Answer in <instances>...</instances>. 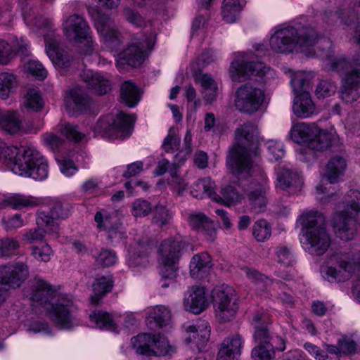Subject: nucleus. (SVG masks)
Instances as JSON below:
<instances>
[{"instance_id": "1", "label": "nucleus", "mask_w": 360, "mask_h": 360, "mask_svg": "<svg viewBox=\"0 0 360 360\" xmlns=\"http://www.w3.org/2000/svg\"><path fill=\"white\" fill-rule=\"evenodd\" d=\"M56 294L55 289L46 281L35 278L32 286L31 299L40 305L46 306L49 318L62 329H70L73 326L74 313L76 307L71 299L60 297L52 302Z\"/></svg>"}, {"instance_id": "2", "label": "nucleus", "mask_w": 360, "mask_h": 360, "mask_svg": "<svg viewBox=\"0 0 360 360\" xmlns=\"http://www.w3.org/2000/svg\"><path fill=\"white\" fill-rule=\"evenodd\" d=\"M324 64L328 70L343 74L339 91L340 98L346 103L357 101L360 97V53L354 55L351 60L345 56L329 53Z\"/></svg>"}, {"instance_id": "3", "label": "nucleus", "mask_w": 360, "mask_h": 360, "mask_svg": "<svg viewBox=\"0 0 360 360\" xmlns=\"http://www.w3.org/2000/svg\"><path fill=\"white\" fill-rule=\"evenodd\" d=\"M235 138L237 145L227 163L234 175L246 177L250 174L252 169L250 153L258 146L257 127L251 122H245L236 129Z\"/></svg>"}, {"instance_id": "4", "label": "nucleus", "mask_w": 360, "mask_h": 360, "mask_svg": "<svg viewBox=\"0 0 360 360\" xmlns=\"http://www.w3.org/2000/svg\"><path fill=\"white\" fill-rule=\"evenodd\" d=\"M5 153V165L13 173L40 181L48 176V163L36 150L8 146Z\"/></svg>"}, {"instance_id": "5", "label": "nucleus", "mask_w": 360, "mask_h": 360, "mask_svg": "<svg viewBox=\"0 0 360 360\" xmlns=\"http://www.w3.org/2000/svg\"><path fill=\"white\" fill-rule=\"evenodd\" d=\"M318 39L316 31L301 23L278 28L271 35L270 46L276 53H289L297 47L308 48Z\"/></svg>"}, {"instance_id": "6", "label": "nucleus", "mask_w": 360, "mask_h": 360, "mask_svg": "<svg viewBox=\"0 0 360 360\" xmlns=\"http://www.w3.org/2000/svg\"><path fill=\"white\" fill-rule=\"evenodd\" d=\"M307 240V248L311 254L323 255L330 245V237L326 229L324 216L316 211L304 213L301 217Z\"/></svg>"}, {"instance_id": "7", "label": "nucleus", "mask_w": 360, "mask_h": 360, "mask_svg": "<svg viewBox=\"0 0 360 360\" xmlns=\"http://www.w3.org/2000/svg\"><path fill=\"white\" fill-rule=\"evenodd\" d=\"M183 242L169 238L162 241L158 249L162 288H167L177 276L179 262L182 255Z\"/></svg>"}, {"instance_id": "8", "label": "nucleus", "mask_w": 360, "mask_h": 360, "mask_svg": "<svg viewBox=\"0 0 360 360\" xmlns=\"http://www.w3.org/2000/svg\"><path fill=\"white\" fill-rule=\"evenodd\" d=\"M350 200L343 212H336L333 217V226L336 236L341 240H352L356 233L355 224L360 225V191L351 190Z\"/></svg>"}, {"instance_id": "9", "label": "nucleus", "mask_w": 360, "mask_h": 360, "mask_svg": "<svg viewBox=\"0 0 360 360\" xmlns=\"http://www.w3.org/2000/svg\"><path fill=\"white\" fill-rule=\"evenodd\" d=\"M131 341L133 348L139 354L170 357L176 352V348L169 344L168 340L159 334H139Z\"/></svg>"}, {"instance_id": "10", "label": "nucleus", "mask_w": 360, "mask_h": 360, "mask_svg": "<svg viewBox=\"0 0 360 360\" xmlns=\"http://www.w3.org/2000/svg\"><path fill=\"white\" fill-rule=\"evenodd\" d=\"M234 297L235 290L228 285H217L212 290V303L219 322H229L235 317L238 307Z\"/></svg>"}, {"instance_id": "11", "label": "nucleus", "mask_w": 360, "mask_h": 360, "mask_svg": "<svg viewBox=\"0 0 360 360\" xmlns=\"http://www.w3.org/2000/svg\"><path fill=\"white\" fill-rule=\"evenodd\" d=\"M264 101V91L250 83L240 85L235 93L236 108L248 115L257 112L261 108Z\"/></svg>"}, {"instance_id": "12", "label": "nucleus", "mask_w": 360, "mask_h": 360, "mask_svg": "<svg viewBox=\"0 0 360 360\" xmlns=\"http://www.w3.org/2000/svg\"><path fill=\"white\" fill-rule=\"evenodd\" d=\"M30 276L27 262L13 261L0 266V290L7 292L11 288H20Z\"/></svg>"}, {"instance_id": "13", "label": "nucleus", "mask_w": 360, "mask_h": 360, "mask_svg": "<svg viewBox=\"0 0 360 360\" xmlns=\"http://www.w3.org/2000/svg\"><path fill=\"white\" fill-rule=\"evenodd\" d=\"M30 276L27 262L13 261L0 266V290L7 292L11 288H20Z\"/></svg>"}, {"instance_id": "14", "label": "nucleus", "mask_w": 360, "mask_h": 360, "mask_svg": "<svg viewBox=\"0 0 360 360\" xmlns=\"http://www.w3.org/2000/svg\"><path fill=\"white\" fill-rule=\"evenodd\" d=\"M269 71L263 63L249 61L240 55L231 62L229 72L232 81L240 82L252 77L262 78Z\"/></svg>"}, {"instance_id": "15", "label": "nucleus", "mask_w": 360, "mask_h": 360, "mask_svg": "<svg viewBox=\"0 0 360 360\" xmlns=\"http://www.w3.org/2000/svg\"><path fill=\"white\" fill-rule=\"evenodd\" d=\"M63 32L72 43L79 44L86 42L88 48L94 45L90 27L81 15H70L63 23Z\"/></svg>"}, {"instance_id": "16", "label": "nucleus", "mask_w": 360, "mask_h": 360, "mask_svg": "<svg viewBox=\"0 0 360 360\" xmlns=\"http://www.w3.org/2000/svg\"><path fill=\"white\" fill-rule=\"evenodd\" d=\"M347 168L346 160L341 155H335L330 159L326 165L322 176L321 184L316 186V193L319 195H324L321 198L322 200L326 201L331 198L333 193H330L326 187L328 183L334 184L340 179Z\"/></svg>"}, {"instance_id": "17", "label": "nucleus", "mask_w": 360, "mask_h": 360, "mask_svg": "<svg viewBox=\"0 0 360 360\" xmlns=\"http://www.w3.org/2000/svg\"><path fill=\"white\" fill-rule=\"evenodd\" d=\"M36 223L39 226L46 227L47 234L57 238L59 226L56 219H64L69 215V210L60 201H53L50 205V210L46 212L39 210L37 213Z\"/></svg>"}, {"instance_id": "18", "label": "nucleus", "mask_w": 360, "mask_h": 360, "mask_svg": "<svg viewBox=\"0 0 360 360\" xmlns=\"http://www.w3.org/2000/svg\"><path fill=\"white\" fill-rule=\"evenodd\" d=\"M154 38V35H150L143 41L134 39L126 49L119 53L118 63L132 67L139 66L143 61L144 50L153 49Z\"/></svg>"}, {"instance_id": "19", "label": "nucleus", "mask_w": 360, "mask_h": 360, "mask_svg": "<svg viewBox=\"0 0 360 360\" xmlns=\"http://www.w3.org/2000/svg\"><path fill=\"white\" fill-rule=\"evenodd\" d=\"M136 117L120 112L115 118L108 117L99 122V127L110 136H124L129 135L133 129Z\"/></svg>"}, {"instance_id": "20", "label": "nucleus", "mask_w": 360, "mask_h": 360, "mask_svg": "<svg viewBox=\"0 0 360 360\" xmlns=\"http://www.w3.org/2000/svg\"><path fill=\"white\" fill-rule=\"evenodd\" d=\"M309 148L318 151L330 149L333 151L341 152L342 144L334 128L326 131L318 127V131L314 132L313 137L309 141Z\"/></svg>"}, {"instance_id": "21", "label": "nucleus", "mask_w": 360, "mask_h": 360, "mask_svg": "<svg viewBox=\"0 0 360 360\" xmlns=\"http://www.w3.org/2000/svg\"><path fill=\"white\" fill-rule=\"evenodd\" d=\"M96 27L107 46L117 50L122 40L120 33L115 28L112 20L108 15L98 13Z\"/></svg>"}, {"instance_id": "22", "label": "nucleus", "mask_w": 360, "mask_h": 360, "mask_svg": "<svg viewBox=\"0 0 360 360\" xmlns=\"http://www.w3.org/2000/svg\"><path fill=\"white\" fill-rule=\"evenodd\" d=\"M187 221L189 226L201 233L210 242L217 237V229L213 221L203 212L193 211L188 214Z\"/></svg>"}, {"instance_id": "23", "label": "nucleus", "mask_w": 360, "mask_h": 360, "mask_svg": "<svg viewBox=\"0 0 360 360\" xmlns=\"http://www.w3.org/2000/svg\"><path fill=\"white\" fill-rule=\"evenodd\" d=\"M183 305L186 311L199 314L209 306L205 288L192 286L185 294Z\"/></svg>"}, {"instance_id": "24", "label": "nucleus", "mask_w": 360, "mask_h": 360, "mask_svg": "<svg viewBox=\"0 0 360 360\" xmlns=\"http://www.w3.org/2000/svg\"><path fill=\"white\" fill-rule=\"evenodd\" d=\"M46 52L53 64L59 68H67L70 63V56L63 49L59 44L58 37L54 34H49L44 37Z\"/></svg>"}, {"instance_id": "25", "label": "nucleus", "mask_w": 360, "mask_h": 360, "mask_svg": "<svg viewBox=\"0 0 360 360\" xmlns=\"http://www.w3.org/2000/svg\"><path fill=\"white\" fill-rule=\"evenodd\" d=\"M188 336L186 341L193 343L199 351H201L209 340L210 327L206 320L199 319L195 323L189 325L186 328Z\"/></svg>"}, {"instance_id": "26", "label": "nucleus", "mask_w": 360, "mask_h": 360, "mask_svg": "<svg viewBox=\"0 0 360 360\" xmlns=\"http://www.w3.org/2000/svg\"><path fill=\"white\" fill-rule=\"evenodd\" d=\"M81 77L89 91L94 94L102 96L111 90L110 81L100 73L86 71Z\"/></svg>"}, {"instance_id": "27", "label": "nucleus", "mask_w": 360, "mask_h": 360, "mask_svg": "<svg viewBox=\"0 0 360 360\" xmlns=\"http://www.w3.org/2000/svg\"><path fill=\"white\" fill-rule=\"evenodd\" d=\"M0 129L12 135L21 133L24 129L22 117L18 111L2 110L0 115Z\"/></svg>"}, {"instance_id": "28", "label": "nucleus", "mask_w": 360, "mask_h": 360, "mask_svg": "<svg viewBox=\"0 0 360 360\" xmlns=\"http://www.w3.org/2000/svg\"><path fill=\"white\" fill-rule=\"evenodd\" d=\"M39 204V200L20 194H14L4 196L0 194V209L6 207H11L14 210H21L25 207H36Z\"/></svg>"}, {"instance_id": "29", "label": "nucleus", "mask_w": 360, "mask_h": 360, "mask_svg": "<svg viewBox=\"0 0 360 360\" xmlns=\"http://www.w3.org/2000/svg\"><path fill=\"white\" fill-rule=\"evenodd\" d=\"M172 319L170 310L162 305L151 309L146 318V323L150 330H155L169 324Z\"/></svg>"}, {"instance_id": "30", "label": "nucleus", "mask_w": 360, "mask_h": 360, "mask_svg": "<svg viewBox=\"0 0 360 360\" xmlns=\"http://www.w3.org/2000/svg\"><path fill=\"white\" fill-rule=\"evenodd\" d=\"M212 266L210 256L207 252L194 255L190 262V274L196 279L203 278Z\"/></svg>"}, {"instance_id": "31", "label": "nucleus", "mask_w": 360, "mask_h": 360, "mask_svg": "<svg viewBox=\"0 0 360 360\" xmlns=\"http://www.w3.org/2000/svg\"><path fill=\"white\" fill-rule=\"evenodd\" d=\"M268 323L269 317L266 314L257 312L252 317V325L255 328L254 340L258 345L271 344Z\"/></svg>"}, {"instance_id": "32", "label": "nucleus", "mask_w": 360, "mask_h": 360, "mask_svg": "<svg viewBox=\"0 0 360 360\" xmlns=\"http://www.w3.org/2000/svg\"><path fill=\"white\" fill-rule=\"evenodd\" d=\"M294 114L300 118L309 117L316 113V106L309 92L296 95L292 105Z\"/></svg>"}, {"instance_id": "33", "label": "nucleus", "mask_w": 360, "mask_h": 360, "mask_svg": "<svg viewBox=\"0 0 360 360\" xmlns=\"http://www.w3.org/2000/svg\"><path fill=\"white\" fill-rule=\"evenodd\" d=\"M113 285L114 280L112 276L96 278L92 284L93 294L90 296L91 303L98 304L106 294L111 292Z\"/></svg>"}, {"instance_id": "34", "label": "nucleus", "mask_w": 360, "mask_h": 360, "mask_svg": "<svg viewBox=\"0 0 360 360\" xmlns=\"http://www.w3.org/2000/svg\"><path fill=\"white\" fill-rule=\"evenodd\" d=\"M277 186L282 190L290 189L295 192L300 189L302 180L297 173L285 168L280 169L277 172Z\"/></svg>"}, {"instance_id": "35", "label": "nucleus", "mask_w": 360, "mask_h": 360, "mask_svg": "<svg viewBox=\"0 0 360 360\" xmlns=\"http://www.w3.org/2000/svg\"><path fill=\"white\" fill-rule=\"evenodd\" d=\"M318 131V126L315 124H307L303 122L295 124L292 126L290 131V139L298 144L307 143L310 141L314 132Z\"/></svg>"}, {"instance_id": "36", "label": "nucleus", "mask_w": 360, "mask_h": 360, "mask_svg": "<svg viewBox=\"0 0 360 360\" xmlns=\"http://www.w3.org/2000/svg\"><path fill=\"white\" fill-rule=\"evenodd\" d=\"M247 196L250 205L255 212H260L265 207L266 205V198L264 184H252L247 192Z\"/></svg>"}, {"instance_id": "37", "label": "nucleus", "mask_w": 360, "mask_h": 360, "mask_svg": "<svg viewBox=\"0 0 360 360\" xmlns=\"http://www.w3.org/2000/svg\"><path fill=\"white\" fill-rule=\"evenodd\" d=\"M215 186V184L211 178H203L193 184L191 190V194L196 198H202L207 195L214 200Z\"/></svg>"}, {"instance_id": "38", "label": "nucleus", "mask_w": 360, "mask_h": 360, "mask_svg": "<svg viewBox=\"0 0 360 360\" xmlns=\"http://www.w3.org/2000/svg\"><path fill=\"white\" fill-rule=\"evenodd\" d=\"M120 98L127 106L133 108L139 102L141 93L139 89L134 83L126 81L120 87Z\"/></svg>"}, {"instance_id": "39", "label": "nucleus", "mask_w": 360, "mask_h": 360, "mask_svg": "<svg viewBox=\"0 0 360 360\" xmlns=\"http://www.w3.org/2000/svg\"><path fill=\"white\" fill-rule=\"evenodd\" d=\"M214 196V201L230 207L238 202L241 200V196L236 191V189L231 186L227 185L221 188V195L215 193Z\"/></svg>"}, {"instance_id": "40", "label": "nucleus", "mask_w": 360, "mask_h": 360, "mask_svg": "<svg viewBox=\"0 0 360 360\" xmlns=\"http://www.w3.org/2000/svg\"><path fill=\"white\" fill-rule=\"evenodd\" d=\"M89 319L96 328L110 330H114L116 328L112 317L108 312L94 311L89 315Z\"/></svg>"}, {"instance_id": "41", "label": "nucleus", "mask_w": 360, "mask_h": 360, "mask_svg": "<svg viewBox=\"0 0 360 360\" xmlns=\"http://www.w3.org/2000/svg\"><path fill=\"white\" fill-rule=\"evenodd\" d=\"M18 82L15 75L8 72L0 73V98L6 99L17 87Z\"/></svg>"}, {"instance_id": "42", "label": "nucleus", "mask_w": 360, "mask_h": 360, "mask_svg": "<svg viewBox=\"0 0 360 360\" xmlns=\"http://www.w3.org/2000/svg\"><path fill=\"white\" fill-rule=\"evenodd\" d=\"M241 11L239 0H224L221 14L223 19L229 23L236 20Z\"/></svg>"}, {"instance_id": "43", "label": "nucleus", "mask_w": 360, "mask_h": 360, "mask_svg": "<svg viewBox=\"0 0 360 360\" xmlns=\"http://www.w3.org/2000/svg\"><path fill=\"white\" fill-rule=\"evenodd\" d=\"M252 235L258 242H264L271 235V227L264 219L255 221L252 228Z\"/></svg>"}, {"instance_id": "44", "label": "nucleus", "mask_w": 360, "mask_h": 360, "mask_svg": "<svg viewBox=\"0 0 360 360\" xmlns=\"http://www.w3.org/2000/svg\"><path fill=\"white\" fill-rule=\"evenodd\" d=\"M290 84L295 95L308 92L309 79L305 72L300 71L292 72L290 75Z\"/></svg>"}, {"instance_id": "45", "label": "nucleus", "mask_w": 360, "mask_h": 360, "mask_svg": "<svg viewBox=\"0 0 360 360\" xmlns=\"http://www.w3.org/2000/svg\"><path fill=\"white\" fill-rule=\"evenodd\" d=\"M252 360H273L275 351L271 344L258 345L252 349Z\"/></svg>"}, {"instance_id": "46", "label": "nucleus", "mask_w": 360, "mask_h": 360, "mask_svg": "<svg viewBox=\"0 0 360 360\" xmlns=\"http://www.w3.org/2000/svg\"><path fill=\"white\" fill-rule=\"evenodd\" d=\"M20 248V243L15 238L4 237L0 239V257L10 258L14 252Z\"/></svg>"}, {"instance_id": "47", "label": "nucleus", "mask_w": 360, "mask_h": 360, "mask_svg": "<svg viewBox=\"0 0 360 360\" xmlns=\"http://www.w3.org/2000/svg\"><path fill=\"white\" fill-rule=\"evenodd\" d=\"M178 165L174 163L169 170L170 177L168 179V184L174 188L179 195L185 191L187 183L177 174Z\"/></svg>"}, {"instance_id": "48", "label": "nucleus", "mask_w": 360, "mask_h": 360, "mask_svg": "<svg viewBox=\"0 0 360 360\" xmlns=\"http://www.w3.org/2000/svg\"><path fill=\"white\" fill-rule=\"evenodd\" d=\"M25 106L33 111L39 110L43 106L42 99L36 89H29L25 96Z\"/></svg>"}, {"instance_id": "49", "label": "nucleus", "mask_w": 360, "mask_h": 360, "mask_svg": "<svg viewBox=\"0 0 360 360\" xmlns=\"http://www.w3.org/2000/svg\"><path fill=\"white\" fill-rule=\"evenodd\" d=\"M242 345L241 337L239 335H234L225 338L219 345L224 347L231 354L232 353L239 356L241 354Z\"/></svg>"}, {"instance_id": "50", "label": "nucleus", "mask_w": 360, "mask_h": 360, "mask_svg": "<svg viewBox=\"0 0 360 360\" xmlns=\"http://www.w3.org/2000/svg\"><path fill=\"white\" fill-rule=\"evenodd\" d=\"M31 251V255L34 259L43 262H48L50 261L53 255V250L47 243L39 246H32Z\"/></svg>"}, {"instance_id": "51", "label": "nucleus", "mask_w": 360, "mask_h": 360, "mask_svg": "<svg viewBox=\"0 0 360 360\" xmlns=\"http://www.w3.org/2000/svg\"><path fill=\"white\" fill-rule=\"evenodd\" d=\"M45 233L47 234L46 227L39 226L37 225V228L30 229L25 231L22 235V240L28 244H32L39 240H43Z\"/></svg>"}, {"instance_id": "52", "label": "nucleus", "mask_w": 360, "mask_h": 360, "mask_svg": "<svg viewBox=\"0 0 360 360\" xmlns=\"http://www.w3.org/2000/svg\"><path fill=\"white\" fill-rule=\"evenodd\" d=\"M172 215L169 210L163 205H157L154 208L153 221L158 226H162L168 224Z\"/></svg>"}, {"instance_id": "53", "label": "nucleus", "mask_w": 360, "mask_h": 360, "mask_svg": "<svg viewBox=\"0 0 360 360\" xmlns=\"http://www.w3.org/2000/svg\"><path fill=\"white\" fill-rule=\"evenodd\" d=\"M116 253L109 249H102L96 258L97 264L102 266H110L117 262Z\"/></svg>"}, {"instance_id": "54", "label": "nucleus", "mask_w": 360, "mask_h": 360, "mask_svg": "<svg viewBox=\"0 0 360 360\" xmlns=\"http://www.w3.org/2000/svg\"><path fill=\"white\" fill-rule=\"evenodd\" d=\"M60 131L68 139L78 142L84 137V134L78 129L77 126L70 123L61 126Z\"/></svg>"}, {"instance_id": "55", "label": "nucleus", "mask_w": 360, "mask_h": 360, "mask_svg": "<svg viewBox=\"0 0 360 360\" xmlns=\"http://www.w3.org/2000/svg\"><path fill=\"white\" fill-rule=\"evenodd\" d=\"M277 262L285 266L292 265L293 255L291 250L284 245L278 246L275 250Z\"/></svg>"}, {"instance_id": "56", "label": "nucleus", "mask_w": 360, "mask_h": 360, "mask_svg": "<svg viewBox=\"0 0 360 360\" xmlns=\"http://www.w3.org/2000/svg\"><path fill=\"white\" fill-rule=\"evenodd\" d=\"M150 212V203L146 200L137 199L132 204L131 213L136 217H146Z\"/></svg>"}, {"instance_id": "57", "label": "nucleus", "mask_w": 360, "mask_h": 360, "mask_svg": "<svg viewBox=\"0 0 360 360\" xmlns=\"http://www.w3.org/2000/svg\"><path fill=\"white\" fill-rule=\"evenodd\" d=\"M180 143V139L176 136V130L171 128L167 136L165 137L162 147L165 152L172 153L178 149Z\"/></svg>"}, {"instance_id": "58", "label": "nucleus", "mask_w": 360, "mask_h": 360, "mask_svg": "<svg viewBox=\"0 0 360 360\" xmlns=\"http://www.w3.org/2000/svg\"><path fill=\"white\" fill-rule=\"evenodd\" d=\"M70 94L73 103L79 109L84 108L89 103L88 95L80 87L71 89Z\"/></svg>"}, {"instance_id": "59", "label": "nucleus", "mask_w": 360, "mask_h": 360, "mask_svg": "<svg viewBox=\"0 0 360 360\" xmlns=\"http://www.w3.org/2000/svg\"><path fill=\"white\" fill-rule=\"evenodd\" d=\"M336 85L328 81H321L316 89V95L319 98H324L333 95L336 91Z\"/></svg>"}, {"instance_id": "60", "label": "nucleus", "mask_w": 360, "mask_h": 360, "mask_svg": "<svg viewBox=\"0 0 360 360\" xmlns=\"http://www.w3.org/2000/svg\"><path fill=\"white\" fill-rule=\"evenodd\" d=\"M25 70L39 79H44L47 75V71L42 64L37 60H30L25 65Z\"/></svg>"}, {"instance_id": "61", "label": "nucleus", "mask_w": 360, "mask_h": 360, "mask_svg": "<svg viewBox=\"0 0 360 360\" xmlns=\"http://www.w3.org/2000/svg\"><path fill=\"white\" fill-rule=\"evenodd\" d=\"M95 221L97 223V226L100 229H103L106 231H110L115 228V223L119 222L116 217L112 218L108 216L103 217L101 212H96L94 217Z\"/></svg>"}, {"instance_id": "62", "label": "nucleus", "mask_w": 360, "mask_h": 360, "mask_svg": "<svg viewBox=\"0 0 360 360\" xmlns=\"http://www.w3.org/2000/svg\"><path fill=\"white\" fill-rule=\"evenodd\" d=\"M12 46L5 40L0 39V65H7L14 56Z\"/></svg>"}, {"instance_id": "63", "label": "nucleus", "mask_w": 360, "mask_h": 360, "mask_svg": "<svg viewBox=\"0 0 360 360\" xmlns=\"http://www.w3.org/2000/svg\"><path fill=\"white\" fill-rule=\"evenodd\" d=\"M2 225L6 231H11L22 227L24 225V221L21 214H16L12 217L3 218Z\"/></svg>"}, {"instance_id": "64", "label": "nucleus", "mask_w": 360, "mask_h": 360, "mask_svg": "<svg viewBox=\"0 0 360 360\" xmlns=\"http://www.w3.org/2000/svg\"><path fill=\"white\" fill-rule=\"evenodd\" d=\"M123 14L125 19L134 26L141 27L145 25L143 17L137 11L130 8H124Z\"/></svg>"}]
</instances>
